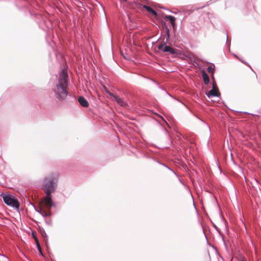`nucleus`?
<instances>
[{"label": "nucleus", "instance_id": "obj_1", "mask_svg": "<svg viewBox=\"0 0 261 261\" xmlns=\"http://www.w3.org/2000/svg\"><path fill=\"white\" fill-rule=\"evenodd\" d=\"M68 77L67 70H62L60 73L58 82L54 90L56 97L60 100L64 99L67 95V88L68 87Z\"/></svg>", "mask_w": 261, "mask_h": 261}, {"label": "nucleus", "instance_id": "obj_2", "mask_svg": "<svg viewBox=\"0 0 261 261\" xmlns=\"http://www.w3.org/2000/svg\"><path fill=\"white\" fill-rule=\"evenodd\" d=\"M58 175L56 173H51L44 177L41 186L45 194H51L55 192L57 187Z\"/></svg>", "mask_w": 261, "mask_h": 261}, {"label": "nucleus", "instance_id": "obj_3", "mask_svg": "<svg viewBox=\"0 0 261 261\" xmlns=\"http://www.w3.org/2000/svg\"><path fill=\"white\" fill-rule=\"evenodd\" d=\"M54 205V203L51 199V194H46L40 202L39 207V213L44 217H48L50 215V208Z\"/></svg>", "mask_w": 261, "mask_h": 261}, {"label": "nucleus", "instance_id": "obj_4", "mask_svg": "<svg viewBox=\"0 0 261 261\" xmlns=\"http://www.w3.org/2000/svg\"><path fill=\"white\" fill-rule=\"evenodd\" d=\"M4 202L9 206L16 208L19 207V203L17 199L11 195L2 194Z\"/></svg>", "mask_w": 261, "mask_h": 261}, {"label": "nucleus", "instance_id": "obj_5", "mask_svg": "<svg viewBox=\"0 0 261 261\" xmlns=\"http://www.w3.org/2000/svg\"><path fill=\"white\" fill-rule=\"evenodd\" d=\"M213 89L209 91L207 94L208 97L211 96H218L220 95V93L218 88L217 87L216 83H213Z\"/></svg>", "mask_w": 261, "mask_h": 261}, {"label": "nucleus", "instance_id": "obj_6", "mask_svg": "<svg viewBox=\"0 0 261 261\" xmlns=\"http://www.w3.org/2000/svg\"><path fill=\"white\" fill-rule=\"evenodd\" d=\"M78 101L80 104L84 107H88L89 106V103L88 101L83 96H80L78 98Z\"/></svg>", "mask_w": 261, "mask_h": 261}, {"label": "nucleus", "instance_id": "obj_7", "mask_svg": "<svg viewBox=\"0 0 261 261\" xmlns=\"http://www.w3.org/2000/svg\"><path fill=\"white\" fill-rule=\"evenodd\" d=\"M114 99L117 101V102L121 106L125 108L128 107V105L125 101H124L122 99L120 98L118 96H115Z\"/></svg>", "mask_w": 261, "mask_h": 261}, {"label": "nucleus", "instance_id": "obj_8", "mask_svg": "<svg viewBox=\"0 0 261 261\" xmlns=\"http://www.w3.org/2000/svg\"><path fill=\"white\" fill-rule=\"evenodd\" d=\"M165 19L166 20H169L170 21L173 28H174V27L175 26V20H176L175 17H174L172 16H171V15H166L165 16Z\"/></svg>", "mask_w": 261, "mask_h": 261}, {"label": "nucleus", "instance_id": "obj_9", "mask_svg": "<svg viewBox=\"0 0 261 261\" xmlns=\"http://www.w3.org/2000/svg\"><path fill=\"white\" fill-rule=\"evenodd\" d=\"M171 47L170 46H164V44H160L158 46L160 50H163L164 52H169Z\"/></svg>", "mask_w": 261, "mask_h": 261}, {"label": "nucleus", "instance_id": "obj_10", "mask_svg": "<svg viewBox=\"0 0 261 261\" xmlns=\"http://www.w3.org/2000/svg\"><path fill=\"white\" fill-rule=\"evenodd\" d=\"M202 77L205 84L207 85L210 82V79L208 75L205 73L204 71H202Z\"/></svg>", "mask_w": 261, "mask_h": 261}, {"label": "nucleus", "instance_id": "obj_11", "mask_svg": "<svg viewBox=\"0 0 261 261\" xmlns=\"http://www.w3.org/2000/svg\"><path fill=\"white\" fill-rule=\"evenodd\" d=\"M143 7L148 12H149L151 13V14H152L154 16H157V13L153 9H152L151 7H150L149 6H146V5L143 6Z\"/></svg>", "mask_w": 261, "mask_h": 261}, {"label": "nucleus", "instance_id": "obj_12", "mask_svg": "<svg viewBox=\"0 0 261 261\" xmlns=\"http://www.w3.org/2000/svg\"><path fill=\"white\" fill-rule=\"evenodd\" d=\"M33 236L35 240V242H36V245L37 246V248H38L39 251L40 252V254L43 255L41 248L39 244V241H38L37 238L35 236H34L33 234Z\"/></svg>", "mask_w": 261, "mask_h": 261}, {"label": "nucleus", "instance_id": "obj_13", "mask_svg": "<svg viewBox=\"0 0 261 261\" xmlns=\"http://www.w3.org/2000/svg\"><path fill=\"white\" fill-rule=\"evenodd\" d=\"M169 53H170L171 55H175L177 53V50L171 47L169 51Z\"/></svg>", "mask_w": 261, "mask_h": 261}, {"label": "nucleus", "instance_id": "obj_14", "mask_svg": "<svg viewBox=\"0 0 261 261\" xmlns=\"http://www.w3.org/2000/svg\"><path fill=\"white\" fill-rule=\"evenodd\" d=\"M207 70L209 73H213L214 71V68L212 66H208L207 68Z\"/></svg>", "mask_w": 261, "mask_h": 261}, {"label": "nucleus", "instance_id": "obj_15", "mask_svg": "<svg viewBox=\"0 0 261 261\" xmlns=\"http://www.w3.org/2000/svg\"><path fill=\"white\" fill-rule=\"evenodd\" d=\"M106 92H107L108 94H109L110 96L114 97V98H115V96H117V95H114V94L112 93L111 92H110L108 89H107L106 88Z\"/></svg>", "mask_w": 261, "mask_h": 261}, {"label": "nucleus", "instance_id": "obj_16", "mask_svg": "<svg viewBox=\"0 0 261 261\" xmlns=\"http://www.w3.org/2000/svg\"><path fill=\"white\" fill-rule=\"evenodd\" d=\"M106 92H107L108 94H109L110 96L114 97V98H115V96H117V95H114V94L112 93L111 92H110L108 89H107L106 88Z\"/></svg>", "mask_w": 261, "mask_h": 261}]
</instances>
